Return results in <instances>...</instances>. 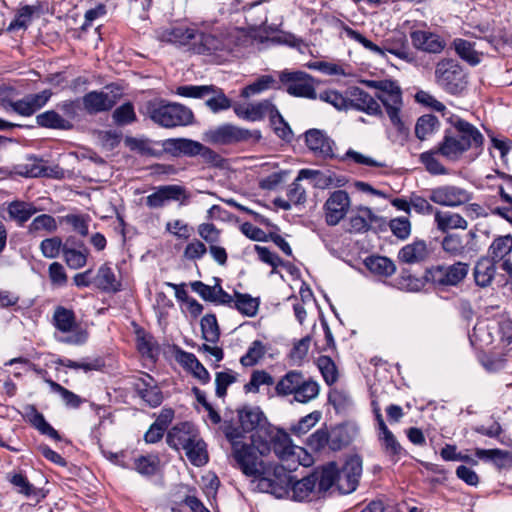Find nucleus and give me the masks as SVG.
<instances>
[{
	"mask_svg": "<svg viewBox=\"0 0 512 512\" xmlns=\"http://www.w3.org/2000/svg\"><path fill=\"white\" fill-rule=\"evenodd\" d=\"M350 197L344 190H336L324 204L325 219L328 225H337L346 216L350 208Z\"/></svg>",
	"mask_w": 512,
	"mask_h": 512,
	"instance_id": "obj_15",
	"label": "nucleus"
},
{
	"mask_svg": "<svg viewBox=\"0 0 512 512\" xmlns=\"http://www.w3.org/2000/svg\"><path fill=\"white\" fill-rule=\"evenodd\" d=\"M427 246L424 241H415L405 245L398 253V258L404 263H416L425 259Z\"/></svg>",
	"mask_w": 512,
	"mask_h": 512,
	"instance_id": "obj_35",
	"label": "nucleus"
},
{
	"mask_svg": "<svg viewBox=\"0 0 512 512\" xmlns=\"http://www.w3.org/2000/svg\"><path fill=\"white\" fill-rule=\"evenodd\" d=\"M159 457L157 455L140 456L134 461L135 470L141 475H153L159 467Z\"/></svg>",
	"mask_w": 512,
	"mask_h": 512,
	"instance_id": "obj_56",
	"label": "nucleus"
},
{
	"mask_svg": "<svg viewBox=\"0 0 512 512\" xmlns=\"http://www.w3.org/2000/svg\"><path fill=\"white\" fill-rule=\"evenodd\" d=\"M439 121L436 116L426 114L421 116L415 126L416 137L420 140H425L428 136L432 135L439 129Z\"/></svg>",
	"mask_w": 512,
	"mask_h": 512,
	"instance_id": "obj_44",
	"label": "nucleus"
},
{
	"mask_svg": "<svg viewBox=\"0 0 512 512\" xmlns=\"http://www.w3.org/2000/svg\"><path fill=\"white\" fill-rule=\"evenodd\" d=\"M321 417L320 411H313L291 426L290 431L296 436H302L308 433L320 421Z\"/></svg>",
	"mask_w": 512,
	"mask_h": 512,
	"instance_id": "obj_52",
	"label": "nucleus"
},
{
	"mask_svg": "<svg viewBox=\"0 0 512 512\" xmlns=\"http://www.w3.org/2000/svg\"><path fill=\"white\" fill-rule=\"evenodd\" d=\"M239 422L244 432H252L250 437L253 443H257L262 451H267V433L272 427L268 424L264 413L259 407L246 406L238 412Z\"/></svg>",
	"mask_w": 512,
	"mask_h": 512,
	"instance_id": "obj_6",
	"label": "nucleus"
},
{
	"mask_svg": "<svg viewBox=\"0 0 512 512\" xmlns=\"http://www.w3.org/2000/svg\"><path fill=\"white\" fill-rule=\"evenodd\" d=\"M133 386L138 396L151 407L159 406L163 401V395L157 382L149 374L142 373L136 378Z\"/></svg>",
	"mask_w": 512,
	"mask_h": 512,
	"instance_id": "obj_20",
	"label": "nucleus"
},
{
	"mask_svg": "<svg viewBox=\"0 0 512 512\" xmlns=\"http://www.w3.org/2000/svg\"><path fill=\"white\" fill-rule=\"evenodd\" d=\"M378 217L368 207H359L356 213L350 217V231L361 233L366 232L371 224L377 222Z\"/></svg>",
	"mask_w": 512,
	"mask_h": 512,
	"instance_id": "obj_32",
	"label": "nucleus"
},
{
	"mask_svg": "<svg viewBox=\"0 0 512 512\" xmlns=\"http://www.w3.org/2000/svg\"><path fill=\"white\" fill-rule=\"evenodd\" d=\"M261 132L259 130H248L232 124H223L211 128L204 134V139L215 145H228L250 139L259 140Z\"/></svg>",
	"mask_w": 512,
	"mask_h": 512,
	"instance_id": "obj_8",
	"label": "nucleus"
},
{
	"mask_svg": "<svg viewBox=\"0 0 512 512\" xmlns=\"http://www.w3.org/2000/svg\"><path fill=\"white\" fill-rule=\"evenodd\" d=\"M379 100L383 103L386 113L392 125L400 132L405 130L404 122L400 117L402 108V93L401 89L391 92L390 94L377 95Z\"/></svg>",
	"mask_w": 512,
	"mask_h": 512,
	"instance_id": "obj_24",
	"label": "nucleus"
},
{
	"mask_svg": "<svg viewBox=\"0 0 512 512\" xmlns=\"http://www.w3.org/2000/svg\"><path fill=\"white\" fill-rule=\"evenodd\" d=\"M177 93L183 97L204 98L212 93H216V87L213 85L181 86L177 89Z\"/></svg>",
	"mask_w": 512,
	"mask_h": 512,
	"instance_id": "obj_63",
	"label": "nucleus"
},
{
	"mask_svg": "<svg viewBox=\"0 0 512 512\" xmlns=\"http://www.w3.org/2000/svg\"><path fill=\"white\" fill-rule=\"evenodd\" d=\"M469 272V265L464 262H456L451 265H441L432 271L433 281L438 285L456 286L462 282Z\"/></svg>",
	"mask_w": 512,
	"mask_h": 512,
	"instance_id": "obj_16",
	"label": "nucleus"
},
{
	"mask_svg": "<svg viewBox=\"0 0 512 512\" xmlns=\"http://www.w3.org/2000/svg\"><path fill=\"white\" fill-rule=\"evenodd\" d=\"M199 435L198 430L189 422L179 423L173 426L167 433L166 442L167 444L175 449H183L191 446V443L195 441Z\"/></svg>",
	"mask_w": 512,
	"mask_h": 512,
	"instance_id": "obj_18",
	"label": "nucleus"
},
{
	"mask_svg": "<svg viewBox=\"0 0 512 512\" xmlns=\"http://www.w3.org/2000/svg\"><path fill=\"white\" fill-rule=\"evenodd\" d=\"M185 454L188 460L195 466H203L208 462L206 443L200 434L191 443V446L185 449Z\"/></svg>",
	"mask_w": 512,
	"mask_h": 512,
	"instance_id": "obj_39",
	"label": "nucleus"
},
{
	"mask_svg": "<svg viewBox=\"0 0 512 512\" xmlns=\"http://www.w3.org/2000/svg\"><path fill=\"white\" fill-rule=\"evenodd\" d=\"M303 373L297 370L288 371L283 375L275 385V392L280 397L292 395L295 385L302 377Z\"/></svg>",
	"mask_w": 512,
	"mask_h": 512,
	"instance_id": "obj_41",
	"label": "nucleus"
},
{
	"mask_svg": "<svg viewBox=\"0 0 512 512\" xmlns=\"http://www.w3.org/2000/svg\"><path fill=\"white\" fill-rule=\"evenodd\" d=\"M425 283L422 279L413 276L408 271L402 273L395 279L394 286L406 292H419L424 287Z\"/></svg>",
	"mask_w": 512,
	"mask_h": 512,
	"instance_id": "obj_50",
	"label": "nucleus"
},
{
	"mask_svg": "<svg viewBox=\"0 0 512 512\" xmlns=\"http://www.w3.org/2000/svg\"><path fill=\"white\" fill-rule=\"evenodd\" d=\"M202 338L210 343H216L220 337V329L214 314H206L200 321Z\"/></svg>",
	"mask_w": 512,
	"mask_h": 512,
	"instance_id": "obj_45",
	"label": "nucleus"
},
{
	"mask_svg": "<svg viewBox=\"0 0 512 512\" xmlns=\"http://www.w3.org/2000/svg\"><path fill=\"white\" fill-rule=\"evenodd\" d=\"M512 251V236L503 235L496 237L491 243L488 254L493 262H499L506 258Z\"/></svg>",
	"mask_w": 512,
	"mask_h": 512,
	"instance_id": "obj_37",
	"label": "nucleus"
},
{
	"mask_svg": "<svg viewBox=\"0 0 512 512\" xmlns=\"http://www.w3.org/2000/svg\"><path fill=\"white\" fill-rule=\"evenodd\" d=\"M342 33L346 38L360 44L363 48L380 58H386L389 53L407 63L414 61V54L411 51L408 39L403 32H394L383 40L382 45L375 44L371 40L367 39L362 33L348 26L343 27Z\"/></svg>",
	"mask_w": 512,
	"mask_h": 512,
	"instance_id": "obj_3",
	"label": "nucleus"
},
{
	"mask_svg": "<svg viewBox=\"0 0 512 512\" xmlns=\"http://www.w3.org/2000/svg\"><path fill=\"white\" fill-rule=\"evenodd\" d=\"M290 495L295 501L311 500L319 496L317 489V475H309L295 482L291 481Z\"/></svg>",
	"mask_w": 512,
	"mask_h": 512,
	"instance_id": "obj_25",
	"label": "nucleus"
},
{
	"mask_svg": "<svg viewBox=\"0 0 512 512\" xmlns=\"http://www.w3.org/2000/svg\"><path fill=\"white\" fill-rule=\"evenodd\" d=\"M279 79L290 95L309 99L317 98L313 78L309 74L302 71H282Z\"/></svg>",
	"mask_w": 512,
	"mask_h": 512,
	"instance_id": "obj_11",
	"label": "nucleus"
},
{
	"mask_svg": "<svg viewBox=\"0 0 512 512\" xmlns=\"http://www.w3.org/2000/svg\"><path fill=\"white\" fill-rule=\"evenodd\" d=\"M442 248L452 256H459L465 252L463 238L458 234H448L445 236L442 241Z\"/></svg>",
	"mask_w": 512,
	"mask_h": 512,
	"instance_id": "obj_62",
	"label": "nucleus"
},
{
	"mask_svg": "<svg viewBox=\"0 0 512 512\" xmlns=\"http://www.w3.org/2000/svg\"><path fill=\"white\" fill-rule=\"evenodd\" d=\"M195 37L196 31L184 25L171 26L158 34L161 41L179 45H186Z\"/></svg>",
	"mask_w": 512,
	"mask_h": 512,
	"instance_id": "obj_29",
	"label": "nucleus"
},
{
	"mask_svg": "<svg viewBox=\"0 0 512 512\" xmlns=\"http://www.w3.org/2000/svg\"><path fill=\"white\" fill-rule=\"evenodd\" d=\"M437 147L430 151L420 154V162L425 166V169L432 175H447L448 170L437 159Z\"/></svg>",
	"mask_w": 512,
	"mask_h": 512,
	"instance_id": "obj_47",
	"label": "nucleus"
},
{
	"mask_svg": "<svg viewBox=\"0 0 512 512\" xmlns=\"http://www.w3.org/2000/svg\"><path fill=\"white\" fill-rule=\"evenodd\" d=\"M190 193L181 185L171 184L159 186L146 197V205L152 209L164 207L168 202L175 201L180 205H187Z\"/></svg>",
	"mask_w": 512,
	"mask_h": 512,
	"instance_id": "obj_12",
	"label": "nucleus"
},
{
	"mask_svg": "<svg viewBox=\"0 0 512 512\" xmlns=\"http://www.w3.org/2000/svg\"><path fill=\"white\" fill-rule=\"evenodd\" d=\"M435 82L446 93L461 94L467 86V75L454 59L440 60L435 68Z\"/></svg>",
	"mask_w": 512,
	"mask_h": 512,
	"instance_id": "obj_5",
	"label": "nucleus"
},
{
	"mask_svg": "<svg viewBox=\"0 0 512 512\" xmlns=\"http://www.w3.org/2000/svg\"><path fill=\"white\" fill-rule=\"evenodd\" d=\"M266 348L264 344L255 340L249 346L247 352L240 358V363L245 367H251L257 364L265 355Z\"/></svg>",
	"mask_w": 512,
	"mask_h": 512,
	"instance_id": "obj_51",
	"label": "nucleus"
},
{
	"mask_svg": "<svg viewBox=\"0 0 512 512\" xmlns=\"http://www.w3.org/2000/svg\"><path fill=\"white\" fill-rule=\"evenodd\" d=\"M307 147L321 158H331L334 156V141L327 134L319 129H310L305 133Z\"/></svg>",
	"mask_w": 512,
	"mask_h": 512,
	"instance_id": "obj_21",
	"label": "nucleus"
},
{
	"mask_svg": "<svg viewBox=\"0 0 512 512\" xmlns=\"http://www.w3.org/2000/svg\"><path fill=\"white\" fill-rule=\"evenodd\" d=\"M274 378L265 370H254L251 374L250 380L244 386L247 393H258L261 386H272Z\"/></svg>",
	"mask_w": 512,
	"mask_h": 512,
	"instance_id": "obj_49",
	"label": "nucleus"
},
{
	"mask_svg": "<svg viewBox=\"0 0 512 512\" xmlns=\"http://www.w3.org/2000/svg\"><path fill=\"white\" fill-rule=\"evenodd\" d=\"M37 11L35 6L25 5L21 7L15 18L11 21L8 26V31H15L19 29H25L30 24L34 13Z\"/></svg>",
	"mask_w": 512,
	"mask_h": 512,
	"instance_id": "obj_53",
	"label": "nucleus"
},
{
	"mask_svg": "<svg viewBox=\"0 0 512 512\" xmlns=\"http://www.w3.org/2000/svg\"><path fill=\"white\" fill-rule=\"evenodd\" d=\"M16 172L24 177H39L44 174L45 168L42 161L29 158L26 163L17 165Z\"/></svg>",
	"mask_w": 512,
	"mask_h": 512,
	"instance_id": "obj_61",
	"label": "nucleus"
},
{
	"mask_svg": "<svg viewBox=\"0 0 512 512\" xmlns=\"http://www.w3.org/2000/svg\"><path fill=\"white\" fill-rule=\"evenodd\" d=\"M311 475H317V489L319 493L326 492L334 485L337 487V466L330 462Z\"/></svg>",
	"mask_w": 512,
	"mask_h": 512,
	"instance_id": "obj_34",
	"label": "nucleus"
},
{
	"mask_svg": "<svg viewBox=\"0 0 512 512\" xmlns=\"http://www.w3.org/2000/svg\"><path fill=\"white\" fill-rule=\"evenodd\" d=\"M410 38L414 48L427 53H441L446 46V42L440 36L430 31H412Z\"/></svg>",
	"mask_w": 512,
	"mask_h": 512,
	"instance_id": "obj_22",
	"label": "nucleus"
},
{
	"mask_svg": "<svg viewBox=\"0 0 512 512\" xmlns=\"http://www.w3.org/2000/svg\"><path fill=\"white\" fill-rule=\"evenodd\" d=\"M28 421L42 434H45L55 440H60L59 433L45 420L43 414L37 411L34 406L26 408Z\"/></svg>",
	"mask_w": 512,
	"mask_h": 512,
	"instance_id": "obj_36",
	"label": "nucleus"
},
{
	"mask_svg": "<svg viewBox=\"0 0 512 512\" xmlns=\"http://www.w3.org/2000/svg\"><path fill=\"white\" fill-rule=\"evenodd\" d=\"M317 366L328 385L334 384L338 379L337 368L332 359L328 356H320L317 359Z\"/></svg>",
	"mask_w": 512,
	"mask_h": 512,
	"instance_id": "obj_57",
	"label": "nucleus"
},
{
	"mask_svg": "<svg viewBox=\"0 0 512 512\" xmlns=\"http://www.w3.org/2000/svg\"><path fill=\"white\" fill-rule=\"evenodd\" d=\"M164 147L167 151L175 155H202L205 158H211L214 156V152L210 148L204 146L200 142L186 138L168 139L165 141Z\"/></svg>",
	"mask_w": 512,
	"mask_h": 512,
	"instance_id": "obj_19",
	"label": "nucleus"
},
{
	"mask_svg": "<svg viewBox=\"0 0 512 512\" xmlns=\"http://www.w3.org/2000/svg\"><path fill=\"white\" fill-rule=\"evenodd\" d=\"M267 434V455L273 450L280 460L294 461L304 452L303 448L293 445L289 435L281 429L271 427Z\"/></svg>",
	"mask_w": 512,
	"mask_h": 512,
	"instance_id": "obj_10",
	"label": "nucleus"
},
{
	"mask_svg": "<svg viewBox=\"0 0 512 512\" xmlns=\"http://www.w3.org/2000/svg\"><path fill=\"white\" fill-rule=\"evenodd\" d=\"M7 211L10 218L18 221L19 223H24L37 212V209L31 203L13 201L8 205Z\"/></svg>",
	"mask_w": 512,
	"mask_h": 512,
	"instance_id": "obj_43",
	"label": "nucleus"
},
{
	"mask_svg": "<svg viewBox=\"0 0 512 512\" xmlns=\"http://www.w3.org/2000/svg\"><path fill=\"white\" fill-rule=\"evenodd\" d=\"M496 274L495 262L489 258H481L475 265L474 278L478 286L488 287Z\"/></svg>",
	"mask_w": 512,
	"mask_h": 512,
	"instance_id": "obj_33",
	"label": "nucleus"
},
{
	"mask_svg": "<svg viewBox=\"0 0 512 512\" xmlns=\"http://www.w3.org/2000/svg\"><path fill=\"white\" fill-rule=\"evenodd\" d=\"M292 396L294 400L301 404H307L316 399L320 392V386L312 378L305 377L304 374L295 385Z\"/></svg>",
	"mask_w": 512,
	"mask_h": 512,
	"instance_id": "obj_28",
	"label": "nucleus"
},
{
	"mask_svg": "<svg viewBox=\"0 0 512 512\" xmlns=\"http://www.w3.org/2000/svg\"><path fill=\"white\" fill-rule=\"evenodd\" d=\"M46 382L49 384L52 391L60 395L62 401L67 407L78 408L84 402L80 396L61 386L57 382L52 380H47Z\"/></svg>",
	"mask_w": 512,
	"mask_h": 512,
	"instance_id": "obj_54",
	"label": "nucleus"
},
{
	"mask_svg": "<svg viewBox=\"0 0 512 512\" xmlns=\"http://www.w3.org/2000/svg\"><path fill=\"white\" fill-rule=\"evenodd\" d=\"M361 474V459L357 456L349 458L341 470L337 469V489L343 494L353 492L358 485Z\"/></svg>",
	"mask_w": 512,
	"mask_h": 512,
	"instance_id": "obj_14",
	"label": "nucleus"
},
{
	"mask_svg": "<svg viewBox=\"0 0 512 512\" xmlns=\"http://www.w3.org/2000/svg\"><path fill=\"white\" fill-rule=\"evenodd\" d=\"M253 484L254 490L284 498L290 495L291 476L282 466L269 465L267 473L258 477Z\"/></svg>",
	"mask_w": 512,
	"mask_h": 512,
	"instance_id": "obj_7",
	"label": "nucleus"
},
{
	"mask_svg": "<svg viewBox=\"0 0 512 512\" xmlns=\"http://www.w3.org/2000/svg\"><path fill=\"white\" fill-rule=\"evenodd\" d=\"M276 85V80L271 75H262L257 78L253 83L245 86L241 91V96L250 98L255 95L261 94L273 88Z\"/></svg>",
	"mask_w": 512,
	"mask_h": 512,
	"instance_id": "obj_42",
	"label": "nucleus"
},
{
	"mask_svg": "<svg viewBox=\"0 0 512 512\" xmlns=\"http://www.w3.org/2000/svg\"><path fill=\"white\" fill-rule=\"evenodd\" d=\"M473 195L470 191L456 185H441L430 190L429 199L440 206L458 207L468 203Z\"/></svg>",
	"mask_w": 512,
	"mask_h": 512,
	"instance_id": "obj_13",
	"label": "nucleus"
},
{
	"mask_svg": "<svg viewBox=\"0 0 512 512\" xmlns=\"http://www.w3.org/2000/svg\"><path fill=\"white\" fill-rule=\"evenodd\" d=\"M82 100L85 110L90 114L110 110L116 103L111 95L103 91H91Z\"/></svg>",
	"mask_w": 512,
	"mask_h": 512,
	"instance_id": "obj_27",
	"label": "nucleus"
},
{
	"mask_svg": "<svg viewBox=\"0 0 512 512\" xmlns=\"http://www.w3.org/2000/svg\"><path fill=\"white\" fill-rule=\"evenodd\" d=\"M53 322L56 329L67 336L61 339L62 342L81 345L86 342L88 333L77 322L72 310L58 306L53 314Z\"/></svg>",
	"mask_w": 512,
	"mask_h": 512,
	"instance_id": "obj_9",
	"label": "nucleus"
},
{
	"mask_svg": "<svg viewBox=\"0 0 512 512\" xmlns=\"http://www.w3.org/2000/svg\"><path fill=\"white\" fill-rule=\"evenodd\" d=\"M145 114L156 124L173 128L185 126L192 122L193 113L178 103H167L163 100H151L145 104Z\"/></svg>",
	"mask_w": 512,
	"mask_h": 512,
	"instance_id": "obj_4",
	"label": "nucleus"
},
{
	"mask_svg": "<svg viewBox=\"0 0 512 512\" xmlns=\"http://www.w3.org/2000/svg\"><path fill=\"white\" fill-rule=\"evenodd\" d=\"M226 438L231 445V456L234 466L246 477L252 479V483L261 475L267 473L269 466L262 459L267 456V451H262L257 443H246L243 434L238 428H228Z\"/></svg>",
	"mask_w": 512,
	"mask_h": 512,
	"instance_id": "obj_2",
	"label": "nucleus"
},
{
	"mask_svg": "<svg viewBox=\"0 0 512 512\" xmlns=\"http://www.w3.org/2000/svg\"><path fill=\"white\" fill-rule=\"evenodd\" d=\"M176 361L188 372H190L202 384H207L210 380V374L207 369L199 362L193 353L183 350L176 352Z\"/></svg>",
	"mask_w": 512,
	"mask_h": 512,
	"instance_id": "obj_26",
	"label": "nucleus"
},
{
	"mask_svg": "<svg viewBox=\"0 0 512 512\" xmlns=\"http://www.w3.org/2000/svg\"><path fill=\"white\" fill-rule=\"evenodd\" d=\"M165 230L178 239L187 240L193 233V228L181 219L168 221Z\"/></svg>",
	"mask_w": 512,
	"mask_h": 512,
	"instance_id": "obj_60",
	"label": "nucleus"
},
{
	"mask_svg": "<svg viewBox=\"0 0 512 512\" xmlns=\"http://www.w3.org/2000/svg\"><path fill=\"white\" fill-rule=\"evenodd\" d=\"M94 283L100 290L105 292H118L121 289V281L107 263L99 267Z\"/></svg>",
	"mask_w": 512,
	"mask_h": 512,
	"instance_id": "obj_31",
	"label": "nucleus"
},
{
	"mask_svg": "<svg viewBox=\"0 0 512 512\" xmlns=\"http://www.w3.org/2000/svg\"><path fill=\"white\" fill-rule=\"evenodd\" d=\"M57 229L56 220L48 214H42L33 219L29 225L31 233L37 232H54Z\"/></svg>",
	"mask_w": 512,
	"mask_h": 512,
	"instance_id": "obj_59",
	"label": "nucleus"
},
{
	"mask_svg": "<svg viewBox=\"0 0 512 512\" xmlns=\"http://www.w3.org/2000/svg\"><path fill=\"white\" fill-rule=\"evenodd\" d=\"M447 120L452 128L445 131L443 140L437 146L441 156L457 161L469 149L482 146L484 137L474 125L453 115Z\"/></svg>",
	"mask_w": 512,
	"mask_h": 512,
	"instance_id": "obj_1",
	"label": "nucleus"
},
{
	"mask_svg": "<svg viewBox=\"0 0 512 512\" xmlns=\"http://www.w3.org/2000/svg\"><path fill=\"white\" fill-rule=\"evenodd\" d=\"M367 268L374 274L388 277L395 273L394 262L384 256H372L366 260Z\"/></svg>",
	"mask_w": 512,
	"mask_h": 512,
	"instance_id": "obj_40",
	"label": "nucleus"
},
{
	"mask_svg": "<svg viewBox=\"0 0 512 512\" xmlns=\"http://www.w3.org/2000/svg\"><path fill=\"white\" fill-rule=\"evenodd\" d=\"M63 256L67 265L72 269H79L87 262L88 250L78 251L76 249L63 248Z\"/></svg>",
	"mask_w": 512,
	"mask_h": 512,
	"instance_id": "obj_64",
	"label": "nucleus"
},
{
	"mask_svg": "<svg viewBox=\"0 0 512 512\" xmlns=\"http://www.w3.org/2000/svg\"><path fill=\"white\" fill-rule=\"evenodd\" d=\"M379 439L385 453L391 457L392 461H396L403 449L393 433L389 429H384L379 433Z\"/></svg>",
	"mask_w": 512,
	"mask_h": 512,
	"instance_id": "obj_48",
	"label": "nucleus"
},
{
	"mask_svg": "<svg viewBox=\"0 0 512 512\" xmlns=\"http://www.w3.org/2000/svg\"><path fill=\"white\" fill-rule=\"evenodd\" d=\"M234 307L243 315L253 317L257 314L259 300L249 294L235 293Z\"/></svg>",
	"mask_w": 512,
	"mask_h": 512,
	"instance_id": "obj_46",
	"label": "nucleus"
},
{
	"mask_svg": "<svg viewBox=\"0 0 512 512\" xmlns=\"http://www.w3.org/2000/svg\"><path fill=\"white\" fill-rule=\"evenodd\" d=\"M434 220L437 229L442 232L454 229L466 230L468 227V222L463 216L450 211L436 210Z\"/></svg>",
	"mask_w": 512,
	"mask_h": 512,
	"instance_id": "obj_30",
	"label": "nucleus"
},
{
	"mask_svg": "<svg viewBox=\"0 0 512 512\" xmlns=\"http://www.w3.org/2000/svg\"><path fill=\"white\" fill-rule=\"evenodd\" d=\"M348 105L349 109H355L371 116L382 114L379 103L370 94L358 87L351 89Z\"/></svg>",
	"mask_w": 512,
	"mask_h": 512,
	"instance_id": "obj_23",
	"label": "nucleus"
},
{
	"mask_svg": "<svg viewBox=\"0 0 512 512\" xmlns=\"http://www.w3.org/2000/svg\"><path fill=\"white\" fill-rule=\"evenodd\" d=\"M39 126L51 129L69 130L72 123L54 110L45 111L36 117Z\"/></svg>",
	"mask_w": 512,
	"mask_h": 512,
	"instance_id": "obj_38",
	"label": "nucleus"
},
{
	"mask_svg": "<svg viewBox=\"0 0 512 512\" xmlns=\"http://www.w3.org/2000/svg\"><path fill=\"white\" fill-rule=\"evenodd\" d=\"M454 47L457 54L471 65H477L480 62L479 54L474 50L473 45L464 39L454 40Z\"/></svg>",
	"mask_w": 512,
	"mask_h": 512,
	"instance_id": "obj_55",
	"label": "nucleus"
},
{
	"mask_svg": "<svg viewBox=\"0 0 512 512\" xmlns=\"http://www.w3.org/2000/svg\"><path fill=\"white\" fill-rule=\"evenodd\" d=\"M207 253V247L204 242L199 239H192L186 244L183 250V259L188 261H197L203 258Z\"/></svg>",
	"mask_w": 512,
	"mask_h": 512,
	"instance_id": "obj_58",
	"label": "nucleus"
},
{
	"mask_svg": "<svg viewBox=\"0 0 512 512\" xmlns=\"http://www.w3.org/2000/svg\"><path fill=\"white\" fill-rule=\"evenodd\" d=\"M52 96L50 90H43L36 94H29L17 101H9V107L17 114L29 117L41 109Z\"/></svg>",
	"mask_w": 512,
	"mask_h": 512,
	"instance_id": "obj_17",
	"label": "nucleus"
}]
</instances>
